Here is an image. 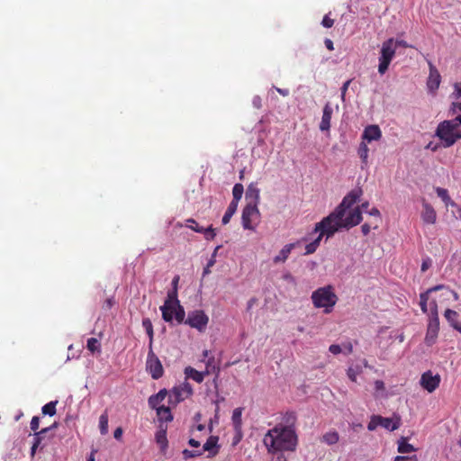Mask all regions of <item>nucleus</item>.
<instances>
[{
    "mask_svg": "<svg viewBox=\"0 0 461 461\" xmlns=\"http://www.w3.org/2000/svg\"><path fill=\"white\" fill-rule=\"evenodd\" d=\"M436 193H437L438 196L439 198H441V200L444 202L446 206H447L449 204L453 205V203L451 202L450 196L448 195V192L447 189L442 188V187H437Z\"/></svg>",
    "mask_w": 461,
    "mask_h": 461,
    "instance_id": "nucleus-39",
    "label": "nucleus"
},
{
    "mask_svg": "<svg viewBox=\"0 0 461 461\" xmlns=\"http://www.w3.org/2000/svg\"><path fill=\"white\" fill-rule=\"evenodd\" d=\"M440 381L441 377L439 375H433L429 370L421 375L420 384L428 393H433L439 386Z\"/></svg>",
    "mask_w": 461,
    "mask_h": 461,
    "instance_id": "nucleus-11",
    "label": "nucleus"
},
{
    "mask_svg": "<svg viewBox=\"0 0 461 461\" xmlns=\"http://www.w3.org/2000/svg\"><path fill=\"white\" fill-rule=\"evenodd\" d=\"M185 227L193 230L195 231V229L201 228L199 224L196 222V221L193 218H189L185 220Z\"/></svg>",
    "mask_w": 461,
    "mask_h": 461,
    "instance_id": "nucleus-51",
    "label": "nucleus"
},
{
    "mask_svg": "<svg viewBox=\"0 0 461 461\" xmlns=\"http://www.w3.org/2000/svg\"><path fill=\"white\" fill-rule=\"evenodd\" d=\"M312 300L316 308H325L324 312L329 313L336 304L338 297L333 292V287L327 285L315 290L312 294Z\"/></svg>",
    "mask_w": 461,
    "mask_h": 461,
    "instance_id": "nucleus-3",
    "label": "nucleus"
},
{
    "mask_svg": "<svg viewBox=\"0 0 461 461\" xmlns=\"http://www.w3.org/2000/svg\"><path fill=\"white\" fill-rule=\"evenodd\" d=\"M225 399L224 397H219L215 402V416H214V419L217 420H218V415H219V411H220V406H219V403L223 402Z\"/></svg>",
    "mask_w": 461,
    "mask_h": 461,
    "instance_id": "nucleus-56",
    "label": "nucleus"
},
{
    "mask_svg": "<svg viewBox=\"0 0 461 461\" xmlns=\"http://www.w3.org/2000/svg\"><path fill=\"white\" fill-rule=\"evenodd\" d=\"M242 411H243V409L239 407V408H236L233 411V412H232L231 420H232L234 429L237 431H240L241 429V426H242V420H241Z\"/></svg>",
    "mask_w": 461,
    "mask_h": 461,
    "instance_id": "nucleus-29",
    "label": "nucleus"
},
{
    "mask_svg": "<svg viewBox=\"0 0 461 461\" xmlns=\"http://www.w3.org/2000/svg\"><path fill=\"white\" fill-rule=\"evenodd\" d=\"M370 230H371V227L367 223L363 224L361 227V230L364 235H367L370 232Z\"/></svg>",
    "mask_w": 461,
    "mask_h": 461,
    "instance_id": "nucleus-64",
    "label": "nucleus"
},
{
    "mask_svg": "<svg viewBox=\"0 0 461 461\" xmlns=\"http://www.w3.org/2000/svg\"><path fill=\"white\" fill-rule=\"evenodd\" d=\"M430 317L428 323L427 332L425 336V343L431 346L436 342L439 331V319L438 315V305L434 301L431 303Z\"/></svg>",
    "mask_w": 461,
    "mask_h": 461,
    "instance_id": "nucleus-7",
    "label": "nucleus"
},
{
    "mask_svg": "<svg viewBox=\"0 0 461 461\" xmlns=\"http://www.w3.org/2000/svg\"><path fill=\"white\" fill-rule=\"evenodd\" d=\"M218 440L219 438L217 436H210L203 444V449H201L203 453L208 451L210 457L216 456L219 452Z\"/></svg>",
    "mask_w": 461,
    "mask_h": 461,
    "instance_id": "nucleus-19",
    "label": "nucleus"
},
{
    "mask_svg": "<svg viewBox=\"0 0 461 461\" xmlns=\"http://www.w3.org/2000/svg\"><path fill=\"white\" fill-rule=\"evenodd\" d=\"M332 113L333 109L330 106V104L329 103L326 104L323 107L322 117L320 123V130L321 131H326L330 130Z\"/></svg>",
    "mask_w": 461,
    "mask_h": 461,
    "instance_id": "nucleus-18",
    "label": "nucleus"
},
{
    "mask_svg": "<svg viewBox=\"0 0 461 461\" xmlns=\"http://www.w3.org/2000/svg\"><path fill=\"white\" fill-rule=\"evenodd\" d=\"M378 426H380V415H373L371 417L370 421L367 424V429L370 430V431H373Z\"/></svg>",
    "mask_w": 461,
    "mask_h": 461,
    "instance_id": "nucleus-46",
    "label": "nucleus"
},
{
    "mask_svg": "<svg viewBox=\"0 0 461 461\" xmlns=\"http://www.w3.org/2000/svg\"><path fill=\"white\" fill-rule=\"evenodd\" d=\"M170 302L171 303L178 305L179 301L177 299V291L176 288H175L173 291L168 292L167 298L165 302Z\"/></svg>",
    "mask_w": 461,
    "mask_h": 461,
    "instance_id": "nucleus-47",
    "label": "nucleus"
},
{
    "mask_svg": "<svg viewBox=\"0 0 461 461\" xmlns=\"http://www.w3.org/2000/svg\"><path fill=\"white\" fill-rule=\"evenodd\" d=\"M444 316L452 327H454L455 324L458 322V313L454 310L447 309L445 311Z\"/></svg>",
    "mask_w": 461,
    "mask_h": 461,
    "instance_id": "nucleus-40",
    "label": "nucleus"
},
{
    "mask_svg": "<svg viewBox=\"0 0 461 461\" xmlns=\"http://www.w3.org/2000/svg\"><path fill=\"white\" fill-rule=\"evenodd\" d=\"M375 389L376 391H384V383L382 380H376L375 382Z\"/></svg>",
    "mask_w": 461,
    "mask_h": 461,
    "instance_id": "nucleus-60",
    "label": "nucleus"
},
{
    "mask_svg": "<svg viewBox=\"0 0 461 461\" xmlns=\"http://www.w3.org/2000/svg\"><path fill=\"white\" fill-rule=\"evenodd\" d=\"M99 429L102 435L108 433V413L105 411L99 418Z\"/></svg>",
    "mask_w": 461,
    "mask_h": 461,
    "instance_id": "nucleus-36",
    "label": "nucleus"
},
{
    "mask_svg": "<svg viewBox=\"0 0 461 461\" xmlns=\"http://www.w3.org/2000/svg\"><path fill=\"white\" fill-rule=\"evenodd\" d=\"M393 461H418L416 455L413 456H397Z\"/></svg>",
    "mask_w": 461,
    "mask_h": 461,
    "instance_id": "nucleus-50",
    "label": "nucleus"
},
{
    "mask_svg": "<svg viewBox=\"0 0 461 461\" xmlns=\"http://www.w3.org/2000/svg\"><path fill=\"white\" fill-rule=\"evenodd\" d=\"M436 136L442 140L445 148H448L461 139V130L456 129L452 122L446 120L438 125Z\"/></svg>",
    "mask_w": 461,
    "mask_h": 461,
    "instance_id": "nucleus-4",
    "label": "nucleus"
},
{
    "mask_svg": "<svg viewBox=\"0 0 461 461\" xmlns=\"http://www.w3.org/2000/svg\"><path fill=\"white\" fill-rule=\"evenodd\" d=\"M440 75L438 69L429 63V76L428 78L427 86L430 91H435L438 88L440 84Z\"/></svg>",
    "mask_w": 461,
    "mask_h": 461,
    "instance_id": "nucleus-16",
    "label": "nucleus"
},
{
    "mask_svg": "<svg viewBox=\"0 0 461 461\" xmlns=\"http://www.w3.org/2000/svg\"><path fill=\"white\" fill-rule=\"evenodd\" d=\"M160 310L162 312V318L165 321L169 322L173 320V303H171L169 301L165 302L164 305L160 307Z\"/></svg>",
    "mask_w": 461,
    "mask_h": 461,
    "instance_id": "nucleus-24",
    "label": "nucleus"
},
{
    "mask_svg": "<svg viewBox=\"0 0 461 461\" xmlns=\"http://www.w3.org/2000/svg\"><path fill=\"white\" fill-rule=\"evenodd\" d=\"M181 390L183 391V393H185V397H188L192 394L193 393V390H192V387L190 386L189 384H185L182 387H181Z\"/></svg>",
    "mask_w": 461,
    "mask_h": 461,
    "instance_id": "nucleus-55",
    "label": "nucleus"
},
{
    "mask_svg": "<svg viewBox=\"0 0 461 461\" xmlns=\"http://www.w3.org/2000/svg\"><path fill=\"white\" fill-rule=\"evenodd\" d=\"M195 232L204 234V237L207 240H212L216 236L215 230L212 225L208 228H197L195 229Z\"/></svg>",
    "mask_w": 461,
    "mask_h": 461,
    "instance_id": "nucleus-38",
    "label": "nucleus"
},
{
    "mask_svg": "<svg viewBox=\"0 0 461 461\" xmlns=\"http://www.w3.org/2000/svg\"><path fill=\"white\" fill-rule=\"evenodd\" d=\"M166 395H167V391L165 389L160 390L157 394L151 395L149 398V407L152 409L158 408L159 403L165 399Z\"/></svg>",
    "mask_w": 461,
    "mask_h": 461,
    "instance_id": "nucleus-23",
    "label": "nucleus"
},
{
    "mask_svg": "<svg viewBox=\"0 0 461 461\" xmlns=\"http://www.w3.org/2000/svg\"><path fill=\"white\" fill-rule=\"evenodd\" d=\"M343 348L345 354H351L353 352V346L351 342H347L343 344Z\"/></svg>",
    "mask_w": 461,
    "mask_h": 461,
    "instance_id": "nucleus-59",
    "label": "nucleus"
},
{
    "mask_svg": "<svg viewBox=\"0 0 461 461\" xmlns=\"http://www.w3.org/2000/svg\"><path fill=\"white\" fill-rule=\"evenodd\" d=\"M39 427H40V418L38 416L32 417L31 423H30L31 429L34 433H36V432H38L37 430L39 429Z\"/></svg>",
    "mask_w": 461,
    "mask_h": 461,
    "instance_id": "nucleus-48",
    "label": "nucleus"
},
{
    "mask_svg": "<svg viewBox=\"0 0 461 461\" xmlns=\"http://www.w3.org/2000/svg\"><path fill=\"white\" fill-rule=\"evenodd\" d=\"M430 266H431V261L429 258L423 260L421 263V267H420L421 272L427 271L430 267Z\"/></svg>",
    "mask_w": 461,
    "mask_h": 461,
    "instance_id": "nucleus-58",
    "label": "nucleus"
},
{
    "mask_svg": "<svg viewBox=\"0 0 461 461\" xmlns=\"http://www.w3.org/2000/svg\"><path fill=\"white\" fill-rule=\"evenodd\" d=\"M395 51L396 43L393 38L383 42L378 65V72L381 75H384L387 71L389 65L395 55Z\"/></svg>",
    "mask_w": 461,
    "mask_h": 461,
    "instance_id": "nucleus-6",
    "label": "nucleus"
},
{
    "mask_svg": "<svg viewBox=\"0 0 461 461\" xmlns=\"http://www.w3.org/2000/svg\"><path fill=\"white\" fill-rule=\"evenodd\" d=\"M115 303V301L114 299L112 297V298H107L104 303H103V306L102 308L104 310V311H108L110 310Z\"/></svg>",
    "mask_w": 461,
    "mask_h": 461,
    "instance_id": "nucleus-52",
    "label": "nucleus"
},
{
    "mask_svg": "<svg viewBox=\"0 0 461 461\" xmlns=\"http://www.w3.org/2000/svg\"><path fill=\"white\" fill-rule=\"evenodd\" d=\"M397 450L401 454H408L416 451V448L407 442V438L404 437H402L398 440V447Z\"/></svg>",
    "mask_w": 461,
    "mask_h": 461,
    "instance_id": "nucleus-25",
    "label": "nucleus"
},
{
    "mask_svg": "<svg viewBox=\"0 0 461 461\" xmlns=\"http://www.w3.org/2000/svg\"><path fill=\"white\" fill-rule=\"evenodd\" d=\"M182 454H183L184 458L186 460V459H189V458H194V457H197V456H202L203 455V451L202 450L184 449Z\"/></svg>",
    "mask_w": 461,
    "mask_h": 461,
    "instance_id": "nucleus-45",
    "label": "nucleus"
},
{
    "mask_svg": "<svg viewBox=\"0 0 461 461\" xmlns=\"http://www.w3.org/2000/svg\"><path fill=\"white\" fill-rule=\"evenodd\" d=\"M86 348L92 353L100 352V342L95 338H90L87 339Z\"/></svg>",
    "mask_w": 461,
    "mask_h": 461,
    "instance_id": "nucleus-42",
    "label": "nucleus"
},
{
    "mask_svg": "<svg viewBox=\"0 0 461 461\" xmlns=\"http://www.w3.org/2000/svg\"><path fill=\"white\" fill-rule=\"evenodd\" d=\"M283 279L287 281V282L295 284L294 277L290 273H288V272L283 275Z\"/></svg>",
    "mask_w": 461,
    "mask_h": 461,
    "instance_id": "nucleus-63",
    "label": "nucleus"
},
{
    "mask_svg": "<svg viewBox=\"0 0 461 461\" xmlns=\"http://www.w3.org/2000/svg\"><path fill=\"white\" fill-rule=\"evenodd\" d=\"M173 309H174V316L178 323H181L184 321L185 319V310L184 308L178 303V305L173 303Z\"/></svg>",
    "mask_w": 461,
    "mask_h": 461,
    "instance_id": "nucleus-41",
    "label": "nucleus"
},
{
    "mask_svg": "<svg viewBox=\"0 0 461 461\" xmlns=\"http://www.w3.org/2000/svg\"><path fill=\"white\" fill-rule=\"evenodd\" d=\"M296 414L295 412L294 411H287L284 418H283V420L285 422V424H283L284 427H288V428H291V429H294V425H295V422H296Z\"/></svg>",
    "mask_w": 461,
    "mask_h": 461,
    "instance_id": "nucleus-35",
    "label": "nucleus"
},
{
    "mask_svg": "<svg viewBox=\"0 0 461 461\" xmlns=\"http://www.w3.org/2000/svg\"><path fill=\"white\" fill-rule=\"evenodd\" d=\"M321 25L325 28H331L334 25V19L326 14L321 21Z\"/></svg>",
    "mask_w": 461,
    "mask_h": 461,
    "instance_id": "nucleus-49",
    "label": "nucleus"
},
{
    "mask_svg": "<svg viewBox=\"0 0 461 461\" xmlns=\"http://www.w3.org/2000/svg\"><path fill=\"white\" fill-rule=\"evenodd\" d=\"M448 122H452V124L458 129V126L461 125V115H457L452 120H448Z\"/></svg>",
    "mask_w": 461,
    "mask_h": 461,
    "instance_id": "nucleus-61",
    "label": "nucleus"
},
{
    "mask_svg": "<svg viewBox=\"0 0 461 461\" xmlns=\"http://www.w3.org/2000/svg\"><path fill=\"white\" fill-rule=\"evenodd\" d=\"M444 288V285H435L429 289H428L426 292L424 293H421L420 294V302H425V303H428L429 301V295L430 293L432 292H436V291H438V290H441Z\"/></svg>",
    "mask_w": 461,
    "mask_h": 461,
    "instance_id": "nucleus-43",
    "label": "nucleus"
},
{
    "mask_svg": "<svg viewBox=\"0 0 461 461\" xmlns=\"http://www.w3.org/2000/svg\"><path fill=\"white\" fill-rule=\"evenodd\" d=\"M329 229V225L325 224L321 226V221L315 224V227L313 229V232L317 233L319 232L318 237L306 245L305 247V255L312 254L316 251L318 247L320 246L321 239L326 236L327 239L330 238L331 236H329L327 233H325V230Z\"/></svg>",
    "mask_w": 461,
    "mask_h": 461,
    "instance_id": "nucleus-12",
    "label": "nucleus"
},
{
    "mask_svg": "<svg viewBox=\"0 0 461 461\" xmlns=\"http://www.w3.org/2000/svg\"><path fill=\"white\" fill-rule=\"evenodd\" d=\"M156 442L159 445L162 452H165L168 447V441L167 438V428L159 427L158 430L155 435Z\"/></svg>",
    "mask_w": 461,
    "mask_h": 461,
    "instance_id": "nucleus-21",
    "label": "nucleus"
},
{
    "mask_svg": "<svg viewBox=\"0 0 461 461\" xmlns=\"http://www.w3.org/2000/svg\"><path fill=\"white\" fill-rule=\"evenodd\" d=\"M382 137V131L378 125H368L365 128L362 134V140L371 142L378 140Z\"/></svg>",
    "mask_w": 461,
    "mask_h": 461,
    "instance_id": "nucleus-14",
    "label": "nucleus"
},
{
    "mask_svg": "<svg viewBox=\"0 0 461 461\" xmlns=\"http://www.w3.org/2000/svg\"><path fill=\"white\" fill-rule=\"evenodd\" d=\"M351 82H352V79H348V80H347V81L343 84V86H342V87H341V99H342V101H344V100H345L346 93H347V91H348V86H349V85H350V83H351Z\"/></svg>",
    "mask_w": 461,
    "mask_h": 461,
    "instance_id": "nucleus-53",
    "label": "nucleus"
},
{
    "mask_svg": "<svg viewBox=\"0 0 461 461\" xmlns=\"http://www.w3.org/2000/svg\"><path fill=\"white\" fill-rule=\"evenodd\" d=\"M174 393L176 394V399H177L178 401H182V400H184L185 398H186V397L185 396V393H183V391L181 390V387H179V388H175V389H174Z\"/></svg>",
    "mask_w": 461,
    "mask_h": 461,
    "instance_id": "nucleus-57",
    "label": "nucleus"
},
{
    "mask_svg": "<svg viewBox=\"0 0 461 461\" xmlns=\"http://www.w3.org/2000/svg\"><path fill=\"white\" fill-rule=\"evenodd\" d=\"M339 439V433L335 430H331L329 432H326L322 436V442L326 443L327 445H334L336 444Z\"/></svg>",
    "mask_w": 461,
    "mask_h": 461,
    "instance_id": "nucleus-32",
    "label": "nucleus"
},
{
    "mask_svg": "<svg viewBox=\"0 0 461 461\" xmlns=\"http://www.w3.org/2000/svg\"><path fill=\"white\" fill-rule=\"evenodd\" d=\"M56 404L57 402H50L41 408V411L44 415L53 416L56 414Z\"/></svg>",
    "mask_w": 461,
    "mask_h": 461,
    "instance_id": "nucleus-44",
    "label": "nucleus"
},
{
    "mask_svg": "<svg viewBox=\"0 0 461 461\" xmlns=\"http://www.w3.org/2000/svg\"><path fill=\"white\" fill-rule=\"evenodd\" d=\"M420 218L425 224L432 225L437 221V212L434 210L433 206L426 202L425 199L422 200V210L420 212Z\"/></svg>",
    "mask_w": 461,
    "mask_h": 461,
    "instance_id": "nucleus-13",
    "label": "nucleus"
},
{
    "mask_svg": "<svg viewBox=\"0 0 461 461\" xmlns=\"http://www.w3.org/2000/svg\"><path fill=\"white\" fill-rule=\"evenodd\" d=\"M380 426L390 431H393L400 427V419L398 418L396 420H393L391 418L380 416Z\"/></svg>",
    "mask_w": 461,
    "mask_h": 461,
    "instance_id": "nucleus-22",
    "label": "nucleus"
},
{
    "mask_svg": "<svg viewBox=\"0 0 461 461\" xmlns=\"http://www.w3.org/2000/svg\"><path fill=\"white\" fill-rule=\"evenodd\" d=\"M185 374L187 377L192 378L196 383H202L204 379V374L197 371L196 369L188 366L185 369Z\"/></svg>",
    "mask_w": 461,
    "mask_h": 461,
    "instance_id": "nucleus-26",
    "label": "nucleus"
},
{
    "mask_svg": "<svg viewBox=\"0 0 461 461\" xmlns=\"http://www.w3.org/2000/svg\"><path fill=\"white\" fill-rule=\"evenodd\" d=\"M299 244V241L297 242H294V243H289V244H286L285 245L282 249L279 251L278 255H276V257H274L273 258V262L275 264H280V263H285L287 258H289L292 250Z\"/></svg>",
    "mask_w": 461,
    "mask_h": 461,
    "instance_id": "nucleus-15",
    "label": "nucleus"
},
{
    "mask_svg": "<svg viewBox=\"0 0 461 461\" xmlns=\"http://www.w3.org/2000/svg\"><path fill=\"white\" fill-rule=\"evenodd\" d=\"M368 152L369 149L367 147V144L362 140L357 149V154L361 158L363 164L362 167H366L368 164Z\"/></svg>",
    "mask_w": 461,
    "mask_h": 461,
    "instance_id": "nucleus-27",
    "label": "nucleus"
},
{
    "mask_svg": "<svg viewBox=\"0 0 461 461\" xmlns=\"http://www.w3.org/2000/svg\"><path fill=\"white\" fill-rule=\"evenodd\" d=\"M122 433H123V430L121 427H118L114 431H113V437L114 438L116 439H121L122 437Z\"/></svg>",
    "mask_w": 461,
    "mask_h": 461,
    "instance_id": "nucleus-62",
    "label": "nucleus"
},
{
    "mask_svg": "<svg viewBox=\"0 0 461 461\" xmlns=\"http://www.w3.org/2000/svg\"><path fill=\"white\" fill-rule=\"evenodd\" d=\"M246 199L249 200V204L258 205L260 200V190L257 186L256 183H250L246 191Z\"/></svg>",
    "mask_w": 461,
    "mask_h": 461,
    "instance_id": "nucleus-17",
    "label": "nucleus"
},
{
    "mask_svg": "<svg viewBox=\"0 0 461 461\" xmlns=\"http://www.w3.org/2000/svg\"><path fill=\"white\" fill-rule=\"evenodd\" d=\"M157 415L158 420L161 421H171L173 420V416L171 414V411L169 407L160 406L156 409Z\"/></svg>",
    "mask_w": 461,
    "mask_h": 461,
    "instance_id": "nucleus-28",
    "label": "nucleus"
},
{
    "mask_svg": "<svg viewBox=\"0 0 461 461\" xmlns=\"http://www.w3.org/2000/svg\"><path fill=\"white\" fill-rule=\"evenodd\" d=\"M237 208H238V204L237 203H232V202L230 203V204H229V206H228V208H227V210H226V212H225V213H224V215L222 217V220H221L222 224L225 225V224L230 222L231 217L236 212Z\"/></svg>",
    "mask_w": 461,
    "mask_h": 461,
    "instance_id": "nucleus-33",
    "label": "nucleus"
},
{
    "mask_svg": "<svg viewBox=\"0 0 461 461\" xmlns=\"http://www.w3.org/2000/svg\"><path fill=\"white\" fill-rule=\"evenodd\" d=\"M57 427V423H53L51 426L41 429L39 432L33 434V444L31 447V456L33 457L39 447H41L40 434H47L50 430Z\"/></svg>",
    "mask_w": 461,
    "mask_h": 461,
    "instance_id": "nucleus-20",
    "label": "nucleus"
},
{
    "mask_svg": "<svg viewBox=\"0 0 461 461\" xmlns=\"http://www.w3.org/2000/svg\"><path fill=\"white\" fill-rule=\"evenodd\" d=\"M362 195V190L360 188H355L351 190L342 200L339 205L325 218V222H329L332 220H339L340 216H345L347 210L351 208Z\"/></svg>",
    "mask_w": 461,
    "mask_h": 461,
    "instance_id": "nucleus-5",
    "label": "nucleus"
},
{
    "mask_svg": "<svg viewBox=\"0 0 461 461\" xmlns=\"http://www.w3.org/2000/svg\"><path fill=\"white\" fill-rule=\"evenodd\" d=\"M454 93L456 101L453 102V106L455 109L461 111V80L456 82L454 85Z\"/></svg>",
    "mask_w": 461,
    "mask_h": 461,
    "instance_id": "nucleus-30",
    "label": "nucleus"
},
{
    "mask_svg": "<svg viewBox=\"0 0 461 461\" xmlns=\"http://www.w3.org/2000/svg\"><path fill=\"white\" fill-rule=\"evenodd\" d=\"M209 322V317L202 310H194L188 313L185 324L196 329L200 332H203Z\"/></svg>",
    "mask_w": 461,
    "mask_h": 461,
    "instance_id": "nucleus-8",
    "label": "nucleus"
},
{
    "mask_svg": "<svg viewBox=\"0 0 461 461\" xmlns=\"http://www.w3.org/2000/svg\"><path fill=\"white\" fill-rule=\"evenodd\" d=\"M147 369L149 371L153 379H158L163 375V366L158 357L152 351V348H149L147 357Z\"/></svg>",
    "mask_w": 461,
    "mask_h": 461,
    "instance_id": "nucleus-10",
    "label": "nucleus"
},
{
    "mask_svg": "<svg viewBox=\"0 0 461 461\" xmlns=\"http://www.w3.org/2000/svg\"><path fill=\"white\" fill-rule=\"evenodd\" d=\"M243 192H244L243 185L241 184H240V183L235 184L233 188H232L233 199H232L231 202L238 204L240 200L242 197Z\"/></svg>",
    "mask_w": 461,
    "mask_h": 461,
    "instance_id": "nucleus-37",
    "label": "nucleus"
},
{
    "mask_svg": "<svg viewBox=\"0 0 461 461\" xmlns=\"http://www.w3.org/2000/svg\"><path fill=\"white\" fill-rule=\"evenodd\" d=\"M142 327L149 338V348H152L154 331L151 321L149 318H144L142 320Z\"/></svg>",
    "mask_w": 461,
    "mask_h": 461,
    "instance_id": "nucleus-34",
    "label": "nucleus"
},
{
    "mask_svg": "<svg viewBox=\"0 0 461 461\" xmlns=\"http://www.w3.org/2000/svg\"><path fill=\"white\" fill-rule=\"evenodd\" d=\"M263 444L269 454L293 452L296 449L298 437L294 429L277 424L265 434Z\"/></svg>",
    "mask_w": 461,
    "mask_h": 461,
    "instance_id": "nucleus-1",
    "label": "nucleus"
},
{
    "mask_svg": "<svg viewBox=\"0 0 461 461\" xmlns=\"http://www.w3.org/2000/svg\"><path fill=\"white\" fill-rule=\"evenodd\" d=\"M260 218V212L256 204H247L241 215L242 226L245 230H255V225H253V221L258 220Z\"/></svg>",
    "mask_w": 461,
    "mask_h": 461,
    "instance_id": "nucleus-9",
    "label": "nucleus"
},
{
    "mask_svg": "<svg viewBox=\"0 0 461 461\" xmlns=\"http://www.w3.org/2000/svg\"><path fill=\"white\" fill-rule=\"evenodd\" d=\"M363 372L362 366L360 365H352L348 366L347 370L348 377L350 381L356 383L357 377Z\"/></svg>",
    "mask_w": 461,
    "mask_h": 461,
    "instance_id": "nucleus-31",
    "label": "nucleus"
},
{
    "mask_svg": "<svg viewBox=\"0 0 461 461\" xmlns=\"http://www.w3.org/2000/svg\"><path fill=\"white\" fill-rule=\"evenodd\" d=\"M362 221V211L359 206L355 207L351 210L348 215L340 216L339 220H332L329 222H325V218L321 221V226L329 225V229L325 230V233L329 236H333L337 231L341 229H349L351 227L358 225Z\"/></svg>",
    "mask_w": 461,
    "mask_h": 461,
    "instance_id": "nucleus-2",
    "label": "nucleus"
},
{
    "mask_svg": "<svg viewBox=\"0 0 461 461\" xmlns=\"http://www.w3.org/2000/svg\"><path fill=\"white\" fill-rule=\"evenodd\" d=\"M329 350L334 355H338L342 352V348L339 345L332 344L330 346Z\"/></svg>",
    "mask_w": 461,
    "mask_h": 461,
    "instance_id": "nucleus-54",
    "label": "nucleus"
}]
</instances>
